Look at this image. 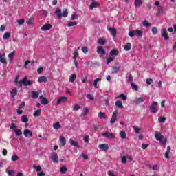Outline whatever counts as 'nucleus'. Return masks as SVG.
Wrapping results in <instances>:
<instances>
[{"mask_svg":"<svg viewBox=\"0 0 176 176\" xmlns=\"http://www.w3.org/2000/svg\"><path fill=\"white\" fill-rule=\"evenodd\" d=\"M55 14L57 16L58 19H63V17H68V10L65 8L61 12V9L57 8L55 11Z\"/></svg>","mask_w":176,"mask_h":176,"instance_id":"f257e3e1","label":"nucleus"},{"mask_svg":"<svg viewBox=\"0 0 176 176\" xmlns=\"http://www.w3.org/2000/svg\"><path fill=\"white\" fill-rule=\"evenodd\" d=\"M10 129L15 133L16 137H20V135H23V131H21V129H17V126L14 122L11 123Z\"/></svg>","mask_w":176,"mask_h":176,"instance_id":"f03ea898","label":"nucleus"},{"mask_svg":"<svg viewBox=\"0 0 176 176\" xmlns=\"http://www.w3.org/2000/svg\"><path fill=\"white\" fill-rule=\"evenodd\" d=\"M150 111L152 113H157V102H153L150 106Z\"/></svg>","mask_w":176,"mask_h":176,"instance_id":"7ed1b4c3","label":"nucleus"},{"mask_svg":"<svg viewBox=\"0 0 176 176\" xmlns=\"http://www.w3.org/2000/svg\"><path fill=\"white\" fill-rule=\"evenodd\" d=\"M102 137H106V138H109V140L115 139V135L112 133L105 132L102 134Z\"/></svg>","mask_w":176,"mask_h":176,"instance_id":"20e7f679","label":"nucleus"},{"mask_svg":"<svg viewBox=\"0 0 176 176\" xmlns=\"http://www.w3.org/2000/svg\"><path fill=\"white\" fill-rule=\"evenodd\" d=\"M22 85H23V86H31V85H32V81L28 80V78L25 76L22 80Z\"/></svg>","mask_w":176,"mask_h":176,"instance_id":"39448f33","label":"nucleus"},{"mask_svg":"<svg viewBox=\"0 0 176 176\" xmlns=\"http://www.w3.org/2000/svg\"><path fill=\"white\" fill-rule=\"evenodd\" d=\"M118 119V110H116L112 115L111 120H110L111 124H113L116 120Z\"/></svg>","mask_w":176,"mask_h":176,"instance_id":"423d86ee","label":"nucleus"},{"mask_svg":"<svg viewBox=\"0 0 176 176\" xmlns=\"http://www.w3.org/2000/svg\"><path fill=\"white\" fill-rule=\"evenodd\" d=\"M155 137L157 141H162L163 138H164V136L162 135V133L159 131H155Z\"/></svg>","mask_w":176,"mask_h":176,"instance_id":"0eeeda50","label":"nucleus"},{"mask_svg":"<svg viewBox=\"0 0 176 176\" xmlns=\"http://www.w3.org/2000/svg\"><path fill=\"white\" fill-rule=\"evenodd\" d=\"M98 148L100 149V151L107 152L108 149H109V146H108L107 144H102L98 146Z\"/></svg>","mask_w":176,"mask_h":176,"instance_id":"6e6552de","label":"nucleus"},{"mask_svg":"<svg viewBox=\"0 0 176 176\" xmlns=\"http://www.w3.org/2000/svg\"><path fill=\"white\" fill-rule=\"evenodd\" d=\"M66 101H67V97L62 96L58 98L56 104L57 105H60V104H63L64 102H66Z\"/></svg>","mask_w":176,"mask_h":176,"instance_id":"1a4fd4ad","label":"nucleus"},{"mask_svg":"<svg viewBox=\"0 0 176 176\" xmlns=\"http://www.w3.org/2000/svg\"><path fill=\"white\" fill-rule=\"evenodd\" d=\"M161 31L162 32L161 36L164 38L165 41H168L170 39V36H168V34H167V32H166V30L162 29Z\"/></svg>","mask_w":176,"mask_h":176,"instance_id":"9d476101","label":"nucleus"},{"mask_svg":"<svg viewBox=\"0 0 176 176\" xmlns=\"http://www.w3.org/2000/svg\"><path fill=\"white\" fill-rule=\"evenodd\" d=\"M97 53L98 54H102V56H105L107 54V52H105V50L102 46H98L97 47Z\"/></svg>","mask_w":176,"mask_h":176,"instance_id":"9b49d317","label":"nucleus"},{"mask_svg":"<svg viewBox=\"0 0 176 176\" xmlns=\"http://www.w3.org/2000/svg\"><path fill=\"white\" fill-rule=\"evenodd\" d=\"M145 101V98L144 97H140V98H136L135 100H134L135 104L137 105L140 104H142Z\"/></svg>","mask_w":176,"mask_h":176,"instance_id":"f8f14e48","label":"nucleus"},{"mask_svg":"<svg viewBox=\"0 0 176 176\" xmlns=\"http://www.w3.org/2000/svg\"><path fill=\"white\" fill-rule=\"evenodd\" d=\"M40 100H41V104L43 105H47L49 104V100L47 98H44L43 96H40Z\"/></svg>","mask_w":176,"mask_h":176,"instance_id":"ddd939ff","label":"nucleus"},{"mask_svg":"<svg viewBox=\"0 0 176 176\" xmlns=\"http://www.w3.org/2000/svg\"><path fill=\"white\" fill-rule=\"evenodd\" d=\"M51 157L54 163H58V155L56 153H53Z\"/></svg>","mask_w":176,"mask_h":176,"instance_id":"4468645a","label":"nucleus"},{"mask_svg":"<svg viewBox=\"0 0 176 176\" xmlns=\"http://www.w3.org/2000/svg\"><path fill=\"white\" fill-rule=\"evenodd\" d=\"M52 27H53L51 24H45L43 25L41 30V31H47L49 30H50V28H52Z\"/></svg>","mask_w":176,"mask_h":176,"instance_id":"2eb2a0df","label":"nucleus"},{"mask_svg":"<svg viewBox=\"0 0 176 176\" xmlns=\"http://www.w3.org/2000/svg\"><path fill=\"white\" fill-rule=\"evenodd\" d=\"M59 142H60L62 146H65L67 144V140H65V138L63 135L60 136Z\"/></svg>","mask_w":176,"mask_h":176,"instance_id":"dca6fc26","label":"nucleus"},{"mask_svg":"<svg viewBox=\"0 0 176 176\" xmlns=\"http://www.w3.org/2000/svg\"><path fill=\"white\" fill-rule=\"evenodd\" d=\"M0 63H1V64H8L6 58H5V53L3 54H0Z\"/></svg>","mask_w":176,"mask_h":176,"instance_id":"f3484780","label":"nucleus"},{"mask_svg":"<svg viewBox=\"0 0 176 176\" xmlns=\"http://www.w3.org/2000/svg\"><path fill=\"white\" fill-rule=\"evenodd\" d=\"M69 143L72 146H74L75 148H80V146H79V144H78L77 142L72 139H69Z\"/></svg>","mask_w":176,"mask_h":176,"instance_id":"a211bd4d","label":"nucleus"},{"mask_svg":"<svg viewBox=\"0 0 176 176\" xmlns=\"http://www.w3.org/2000/svg\"><path fill=\"white\" fill-rule=\"evenodd\" d=\"M38 83H42L43 82L46 83V82H47V77H46V76H40L38 79Z\"/></svg>","mask_w":176,"mask_h":176,"instance_id":"6ab92c4d","label":"nucleus"},{"mask_svg":"<svg viewBox=\"0 0 176 176\" xmlns=\"http://www.w3.org/2000/svg\"><path fill=\"white\" fill-rule=\"evenodd\" d=\"M99 6H100V3H98L96 1H92L91 5L89 6V9H91V10H93V9H94V8H98Z\"/></svg>","mask_w":176,"mask_h":176,"instance_id":"aec40b11","label":"nucleus"},{"mask_svg":"<svg viewBox=\"0 0 176 176\" xmlns=\"http://www.w3.org/2000/svg\"><path fill=\"white\" fill-rule=\"evenodd\" d=\"M106 43H107V38L104 37L99 38L98 41V43L99 45H105Z\"/></svg>","mask_w":176,"mask_h":176,"instance_id":"412c9836","label":"nucleus"},{"mask_svg":"<svg viewBox=\"0 0 176 176\" xmlns=\"http://www.w3.org/2000/svg\"><path fill=\"white\" fill-rule=\"evenodd\" d=\"M24 135L25 137H32V132H31V131L30 129H26L24 131Z\"/></svg>","mask_w":176,"mask_h":176,"instance_id":"4be33fe9","label":"nucleus"},{"mask_svg":"<svg viewBox=\"0 0 176 176\" xmlns=\"http://www.w3.org/2000/svg\"><path fill=\"white\" fill-rule=\"evenodd\" d=\"M119 54V51L116 49H113L109 53V56H118Z\"/></svg>","mask_w":176,"mask_h":176,"instance_id":"5701e85b","label":"nucleus"},{"mask_svg":"<svg viewBox=\"0 0 176 176\" xmlns=\"http://www.w3.org/2000/svg\"><path fill=\"white\" fill-rule=\"evenodd\" d=\"M143 32L142 30H135V35L138 36V38H141L142 36Z\"/></svg>","mask_w":176,"mask_h":176,"instance_id":"b1692460","label":"nucleus"},{"mask_svg":"<svg viewBox=\"0 0 176 176\" xmlns=\"http://www.w3.org/2000/svg\"><path fill=\"white\" fill-rule=\"evenodd\" d=\"M120 71V67L113 66L111 69L112 74H118Z\"/></svg>","mask_w":176,"mask_h":176,"instance_id":"393cba45","label":"nucleus"},{"mask_svg":"<svg viewBox=\"0 0 176 176\" xmlns=\"http://www.w3.org/2000/svg\"><path fill=\"white\" fill-rule=\"evenodd\" d=\"M142 6V0H135V8H140Z\"/></svg>","mask_w":176,"mask_h":176,"instance_id":"a878e982","label":"nucleus"},{"mask_svg":"<svg viewBox=\"0 0 176 176\" xmlns=\"http://www.w3.org/2000/svg\"><path fill=\"white\" fill-rule=\"evenodd\" d=\"M52 127L54 129V130H58L59 129H61V124L58 122L53 124Z\"/></svg>","mask_w":176,"mask_h":176,"instance_id":"bb28decb","label":"nucleus"},{"mask_svg":"<svg viewBox=\"0 0 176 176\" xmlns=\"http://www.w3.org/2000/svg\"><path fill=\"white\" fill-rule=\"evenodd\" d=\"M41 113H42V110H41V109L36 110L34 111V113H33V116L34 118H38V116H41Z\"/></svg>","mask_w":176,"mask_h":176,"instance_id":"cd10ccee","label":"nucleus"},{"mask_svg":"<svg viewBox=\"0 0 176 176\" xmlns=\"http://www.w3.org/2000/svg\"><path fill=\"white\" fill-rule=\"evenodd\" d=\"M109 31L111 32V35H113V36H116V29L115 28H109Z\"/></svg>","mask_w":176,"mask_h":176,"instance_id":"c85d7f7f","label":"nucleus"},{"mask_svg":"<svg viewBox=\"0 0 176 176\" xmlns=\"http://www.w3.org/2000/svg\"><path fill=\"white\" fill-rule=\"evenodd\" d=\"M98 118L100 119H108V117L105 116V113L101 111L98 113Z\"/></svg>","mask_w":176,"mask_h":176,"instance_id":"c756f323","label":"nucleus"},{"mask_svg":"<svg viewBox=\"0 0 176 176\" xmlns=\"http://www.w3.org/2000/svg\"><path fill=\"white\" fill-rule=\"evenodd\" d=\"M38 97H39V93H38L37 91H33L32 92V98H34V100H36Z\"/></svg>","mask_w":176,"mask_h":176,"instance_id":"7c9ffc66","label":"nucleus"},{"mask_svg":"<svg viewBox=\"0 0 176 176\" xmlns=\"http://www.w3.org/2000/svg\"><path fill=\"white\" fill-rule=\"evenodd\" d=\"M116 106L117 107V108H120V109H123V108H124L123 104L120 101H116Z\"/></svg>","mask_w":176,"mask_h":176,"instance_id":"2f4dec72","label":"nucleus"},{"mask_svg":"<svg viewBox=\"0 0 176 176\" xmlns=\"http://www.w3.org/2000/svg\"><path fill=\"white\" fill-rule=\"evenodd\" d=\"M75 79H76V74H71L69 76V82L74 83L75 82Z\"/></svg>","mask_w":176,"mask_h":176,"instance_id":"473e14b6","label":"nucleus"},{"mask_svg":"<svg viewBox=\"0 0 176 176\" xmlns=\"http://www.w3.org/2000/svg\"><path fill=\"white\" fill-rule=\"evenodd\" d=\"M21 120L23 123H27V122H28V116L25 115L22 116L21 118Z\"/></svg>","mask_w":176,"mask_h":176,"instance_id":"72a5a7b5","label":"nucleus"},{"mask_svg":"<svg viewBox=\"0 0 176 176\" xmlns=\"http://www.w3.org/2000/svg\"><path fill=\"white\" fill-rule=\"evenodd\" d=\"M81 50H82V53H84V54H87V53H89V47H87L86 46L82 47Z\"/></svg>","mask_w":176,"mask_h":176,"instance_id":"f704fd0d","label":"nucleus"},{"mask_svg":"<svg viewBox=\"0 0 176 176\" xmlns=\"http://www.w3.org/2000/svg\"><path fill=\"white\" fill-rule=\"evenodd\" d=\"M15 83L19 85V87H21V86H23V80L19 81V76H16L15 77Z\"/></svg>","mask_w":176,"mask_h":176,"instance_id":"c9c22d12","label":"nucleus"},{"mask_svg":"<svg viewBox=\"0 0 176 176\" xmlns=\"http://www.w3.org/2000/svg\"><path fill=\"white\" fill-rule=\"evenodd\" d=\"M17 91H18L16 89H12V91H10V94H11V96L12 97V98H14V97L17 94Z\"/></svg>","mask_w":176,"mask_h":176,"instance_id":"e433bc0d","label":"nucleus"},{"mask_svg":"<svg viewBox=\"0 0 176 176\" xmlns=\"http://www.w3.org/2000/svg\"><path fill=\"white\" fill-rule=\"evenodd\" d=\"M124 49V50H126V52H129V50H130V49H131V43H127L125 45Z\"/></svg>","mask_w":176,"mask_h":176,"instance_id":"4c0bfd02","label":"nucleus"},{"mask_svg":"<svg viewBox=\"0 0 176 176\" xmlns=\"http://www.w3.org/2000/svg\"><path fill=\"white\" fill-rule=\"evenodd\" d=\"M120 137L122 140H126V132L124 131H121L120 132Z\"/></svg>","mask_w":176,"mask_h":176,"instance_id":"58836bf2","label":"nucleus"},{"mask_svg":"<svg viewBox=\"0 0 176 176\" xmlns=\"http://www.w3.org/2000/svg\"><path fill=\"white\" fill-rule=\"evenodd\" d=\"M98 82H101V78H96L94 81V86L96 89H98V87L97 86Z\"/></svg>","mask_w":176,"mask_h":176,"instance_id":"ea45409f","label":"nucleus"},{"mask_svg":"<svg viewBox=\"0 0 176 176\" xmlns=\"http://www.w3.org/2000/svg\"><path fill=\"white\" fill-rule=\"evenodd\" d=\"M131 86L133 90H135L136 91H138V86L137 85H135L134 82H131Z\"/></svg>","mask_w":176,"mask_h":176,"instance_id":"a19ab883","label":"nucleus"},{"mask_svg":"<svg viewBox=\"0 0 176 176\" xmlns=\"http://www.w3.org/2000/svg\"><path fill=\"white\" fill-rule=\"evenodd\" d=\"M126 76L128 78L127 82H133V75L131 74H127Z\"/></svg>","mask_w":176,"mask_h":176,"instance_id":"79ce46f5","label":"nucleus"},{"mask_svg":"<svg viewBox=\"0 0 176 176\" xmlns=\"http://www.w3.org/2000/svg\"><path fill=\"white\" fill-rule=\"evenodd\" d=\"M10 34L8 32H6L4 33L3 38V39H9V38H10Z\"/></svg>","mask_w":176,"mask_h":176,"instance_id":"37998d69","label":"nucleus"},{"mask_svg":"<svg viewBox=\"0 0 176 176\" xmlns=\"http://www.w3.org/2000/svg\"><path fill=\"white\" fill-rule=\"evenodd\" d=\"M77 24H78V23H76V22L69 21L67 23V26H69V27H75V25H76Z\"/></svg>","mask_w":176,"mask_h":176,"instance_id":"c03bdc74","label":"nucleus"},{"mask_svg":"<svg viewBox=\"0 0 176 176\" xmlns=\"http://www.w3.org/2000/svg\"><path fill=\"white\" fill-rule=\"evenodd\" d=\"M118 98H120L121 100H127V96L124 95V94H120L118 96Z\"/></svg>","mask_w":176,"mask_h":176,"instance_id":"a18cd8bd","label":"nucleus"},{"mask_svg":"<svg viewBox=\"0 0 176 176\" xmlns=\"http://www.w3.org/2000/svg\"><path fill=\"white\" fill-rule=\"evenodd\" d=\"M142 24L144 25V27H151V25H152V24L149 23L148 22V21L145 20L142 22Z\"/></svg>","mask_w":176,"mask_h":176,"instance_id":"49530a36","label":"nucleus"},{"mask_svg":"<svg viewBox=\"0 0 176 176\" xmlns=\"http://www.w3.org/2000/svg\"><path fill=\"white\" fill-rule=\"evenodd\" d=\"M67 171H68L67 167L63 166L60 168V173H62V174H65Z\"/></svg>","mask_w":176,"mask_h":176,"instance_id":"de8ad7c7","label":"nucleus"},{"mask_svg":"<svg viewBox=\"0 0 176 176\" xmlns=\"http://www.w3.org/2000/svg\"><path fill=\"white\" fill-rule=\"evenodd\" d=\"M12 162H17L19 160V157L16 155H13L11 157Z\"/></svg>","mask_w":176,"mask_h":176,"instance_id":"09e8293b","label":"nucleus"},{"mask_svg":"<svg viewBox=\"0 0 176 176\" xmlns=\"http://www.w3.org/2000/svg\"><path fill=\"white\" fill-rule=\"evenodd\" d=\"M152 33L153 34V35H156V34H157L158 30H157V28L156 27H153L151 29Z\"/></svg>","mask_w":176,"mask_h":176,"instance_id":"8fccbe9b","label":"nucleus"},{"mask_svg":"<svg viewBox=\"0 0 176 176\" xmlns=\"http://www.w3.org/2000/svg\"><path fill=\"white\" fill-rule=\"evenodd\" d=\"M87 98L88 100H89L90 101H93V100H94V96H93V95L88 94H87Z\"/></svg>","mask_w":176,"mask_h":176,"instance_id":"3c124183","label":"nucleus"},{"mask_svg":"<svg viewBox=\"0 0 176 176\" xmlns=\"http://www.w3.org/2000/svg\"><path fill=\"white\" fill-rule=\"evenodd\" d=\"M77 57H79V53L78 52V50H76L74 53L73 59L76 60Z\"/></svg>","mask_w":176,"mask_h":176,"instance_id":"603ef678","label":"nucleus"},{"mask_svg":"<svg viewBox=\"0 0 176 176\" xmlns=\"http://www.w3.org/2000/svg\"><path fill=\"white\" fill-rule=\"evenodd\" d=\"M158 121L160 123H164V122H166V117H160Z\"/></svg>","mask_w":176,"mask_h":176,"instance_id":"864d4df0","label":"nucleus"},{"mask_svg":"<svg viewBox=\"0 0 176 176\" xmlns=\"http://www.w3.org/2000/svg\"><path fill=\"white\" fill-rule=\"evenodd\" d=\"M133 129H134L135 133H136V134H138V133H140V131H141V129L138 128L137 126H133Z\"/></svg>","mask_w":176,"mask_h":176,"instance_id":"5fc2aeb1","label":"nucleus"},{"mask_svg":"<svg viewBox=\"0 0 176 176\" xmlns=\"http://www.w3.org/2000/svg\"><path fill=\"white\" fill-rule=\"evenodd\" d=\"M34 168H35L37 173H39V171H41L42 170V167H41V166H34Z\"/></svg>","mask_w":176,"mask_h":176,"instance_id":"6e6d98bb","label":"nucleus"},{"mask_svg":"<svg viewBox=\"0 0 176 176\" xmlns=\"http://www.w3.org/2000/svg\"><path fill=\"white\" fill-rule=\"evenodd\" d=\"M129 36H131V38H133V36H135V30L130 31L129 32Z\"/></svg>","mask_w":176,"mask_h":176,"instance_id":"4d7b16f0","label":"nucleus"},{"mask_svg":"<svg viewBox=\"0 0 176 176\" xmlns=\"http://www.w3.org/2000/svg\"><path fill=\"white\" fill-rule=\"evenodd\" d=\"M32 21H34V18H30L28 21H26V24L31 25V24H32Z\"/></svg>","mask_w":176,"mask_h":176,"instance_id":"13d9d810","label":"nucleus"},{"mask_svg":"<svg viewBox=\"0 0 176 176\" xmlns=\"http://www.w3.org/2000/svg\"><path fill=\"white\" fill-rule=\"evenodd\" d=\"M14 54H16V51H13V52H10V53L8 54L9 58H13V56H14Z\"/></svg>","mask_w":176,"mask_h":176,"instance_id":"bf43d9fd","label":"nucleus"},{"mask_svg":"<svg viewBox=\"0 0 176 176\" xmlns=\"http://www.w3.org/2000/svg\"><path fill=\"white\" fill-rule=\"evenodd\" d=\"M89 113V108L87 107H85L84 108V113H83V115L85 116H86V115H87Z\"/></svg>","mask_w":176,"mask_h":176,"instance_id":"052dcab7","label":"nucleus"},{"mask_svg":"<svg viewBox=\"0 0 176 176\" xmlns=\"http://www.w3.org/2000/svg\"><path fill=\"white\" fill-rule=\"evenodd\" d=\"M25 20L24 19H19L17 21L19 25H23L24 24Z\"/></svg>","mask_w":176,"mask_h":176,"instance_id":"680f3d73","label":"nucleus"},{"mask_svg":"<svg viewBox=\"0 0 176 176\" xmlns=\"http://www.w3.org/2000/svg\"><path fill=\"white\" fill-rule=\"evenodd\" d=\"M113 58L112 57H109L107 59V64H109V63H112V61H113Z\"/></svg>","mask_w":176,"mask_h":176,"instance_id":"e2e57ef3","label":"nucleus"},{"mask_svg":"<svg viewBox=\"0 0 176 176\" xmlns=\"http://www.w3.org/2000/svg\"><path fill=\"white\" fill-rule=\"evenodd\" d=\"M25 107V102H22L21 104H19V109H23Z\"/></svg>","mask_w":176,"mask_h":176,"instance_id":"0e129e2a","label":"nucleus"},{"mask_svg":"<svg viewBox=\"0 0 176 176\" xmlns=\"http://www.w3.org/2000/svg\"><path fill=\"white\" fill-rule=\"evenodd\" d=\"M42 72H43V67H40L37 69V74H42Z\"/></svg>","mask_w":176,"mask_h":176,"instance_id":"69168bd1","label":"nucleus"},{"mask_svg":"<svg viewBox=\"0 0 176 176\" xmlns=\"http://www.w3.org/2000/svg\"><path fill=\"white\" fill-rule=\"evenodd\" d=\"M89 135H86L85 137H84V141L87 143H89Z\"/></svg>","mask_w":176,"mask_h":176,"instance_id":"338daca9","label":"nucleus"},{"mask_svg":"<svg viewBox=\"0 0 176 176\" xmlns=\"http://www.w3.org/2000/svg\"><path fill=\"white\" fill-rule=\"evenodd\" d=\"M148 146H149V144H142V149H146V148H148Z\"/></svg>","mask_w":176,"mask_h":176,"instance_id":"774afa93","label":"nucleus"}]
</instances>
